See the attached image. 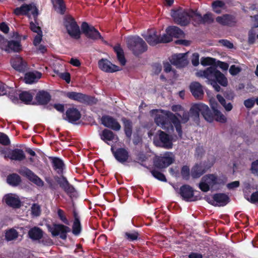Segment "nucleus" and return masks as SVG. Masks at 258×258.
Segmentation results:
<instances>
[{"instance_id": "nucleus-1", "label": "nucleus", "mask_w": 258, "mask_h": 258, "mask_svg": "<svg viewBox=\"0 0 258 258\" xmlns=\"http://www.w3.org/2000/svg\"><path fill=\"white\" fill-rule=\"evenodd\" d=\"M217 103L211 104V110L208 105L203 103H196L190 108L189 112L191 117L195 119H199L201 113L206 120L212 122L214 120L225 123L227 122V117L218 109H217Z\"/></svg>"}, {"instance_id": "nucleus-2", "label": "nucleus", "mask_w": 258, "mask_h": 258, "mask_svg": "<svg viewBox=\"0 0 258 258\" xmlns=\"http://www.w3.org/2000/svg\"><path fill=\"white\" fill-rule=\"evenodd\" d=\"M51 159L52 166L54 171L60 175L55 176L54 178L59 186L69 196H72L76 190L73 185L71 184L67 178L63 175V170L65 169V164L63 161L59 158L51 157Z\"/></svg>"}, {"instance_id": "nucleus-3", "label": "nucleus", "mask_w": 258, "mask_h": 258, "mask_svg": "<svg viewBox=\"0 0 258 258\" xmlns=\"http://www.w3.org/2000/svg\"><path fill=\"white\" fill-rule=\"evenodd\" d=\"M155 121L164 130L173 129V124L178 136L181 137L182 131L180 121L177 116L171 112L162 110L161 114L156 115Z\"/></svg>"}, {"instance_id": "nucleus-4", "label": "nucleus", "mask_w": 258, "mask_h": 258, "mask_svg": "<svg viewBox=\"0 0 258 258\" xmlns=\"http://www.w3.org/2000/svg\"><path fill=\"white\" fill-rule=\"evenodd\" d=\"M126 44L128 49L136 56H139L148 49L146 42L138 36L128 37L126 39Z\"/></svg>"}, {"instance_id": "nucleus-5", "label": "nucleus", "mask_w": 258, "mask_h": 258, "mask_svg": "<svg viewBox=\"0 0 258 258\" xmlns=\"http://www.w3.org/2000/svg\"><path fill=\"white\" fill-rule=\"evenodd\" d=\"M203 76L210 82L217 81L221 85L226 87L227 85V80L225 76L215 66H211L203 72Z\"/></svg>"}, {"instance_id": "nucleus-6", "label": "nucleus", "mask_w": 258, "mask_h": 258, "mask_svg": "<svg viewBox=\"0 0 258 258\" xmlns=\"http://www.w3.org/2000/svg\"><path fill=\"white\" fill-rule=\"evenodd\" d=\"M64 96L72 100L76 101L87 105H93L96 104L98 102L97 99L94 96L80 92H67L65 93Z\"/></svg>"}, {"instance_id": "nucleus-7", "label": "nucleus", "mask_w": 258, "mask_h": 258, "mask_svg": "<svg viewBox=\"0 0 258 258\" xmlns=\"http://www.w3.org/2000/svg\"><path fill=\"white\" fill-rule=\"evenodd\" d=\"M171 17L174 22L181 26H187L190 23L189 10L179 7L171 11Z\"/></svg>"}, {"instance_id": "nucleus-8", "label": "nucleus", "mask_w": 258, "mask_h": 258, "mask_svg": "<svg viewBox=\"0 0 258 258\" xmlns=\"http://www.w3.org/2000/svg\"><path fill=\"white\" fill-rule=\"evenodd\" d=\"M30 12L32 15L34 20L36 22L39 12L38 8L34 3L24 4L20 7L15 8L13 11V14L17 16H26L29 18L30 17Z\"/></svg>"}, {"instance_id": "nucleus-9", "label": "nucleus", "mask_w": 258, "mask_h": 258, "mask_svg": "<svg viewBox=\"0 0 258 258\" xmlns=\"http://www.w3.org/2000/svg\"><path fill=\"white\" fill-rule=\"evenodd\" d=\"M64 26L68 34L73 38L79 39L80 38L81 31L79 25L75 19L72 16L64 19Z\"/></svg>"}, {"instance_id": "nucleus-10", "label": "nucleus", "mask_w": 258, "mask_h": 258, "mask_svg": "<svg viewBox=\"0 0 258 258\" xmlns=\"http://www.w3.org/2000/svg\"><path fill=\"white\" fill-rule=\"evenodd\" d=\"M48 228L53 237L59 236L63 240L67 239V233L71 231L70 227L61 224H53L52 227L49 226Z\"/></svg>"}, {"instance_id": "nucleus-11", "label": "nucleus", "mask_w": 258, "mask_h": 258, "mask_svg": "<svg viewBox=\"0 0 258 258\" xmlns=\"http://www.w3.org/2000/svg\"><path fill=\"white\" fill-rule=\"evenodd\" d=\"M216 176L213 174H208L204 176L199 183V187L203 192H207L210 187H213L216 185Z\"/></svg>"}, {"instance_id": "nucleus-12", "label": "nucleus", "mask_w": 258, "mask_h": 258, "mask_svg": "<svg viewBox=\"0 0 258 258\" xmlns=\"http://www.w3.org/2000/svg\"><path fill=\"white\" fill-rule=\"evenodd\" d=\"M18 172L37 186H43L44 185L43 181L28 168L24 167L20 169Z\"/></svg>"}, {"instance_id": "nucleus-13", "label": "nucleus", "mask_w": 258, "mask_h": 258, "mask_svg": "<svg viewBox=\"0 0 258 258\" xmlns=\"http://www.w3.org/2000/svg\"><path fill=\"white\" fill-rule=\"evenodd\" d=\"M81 29L82 32L88 38L93 40L98 39L102 40L103 39L100 32L94 26H89L86 22L82 23Z\"/></svg>"}, {"instance_id": "nucleus-14", "label": "nucleus", "mask_w": 258, "mask_h": 258, "mask_svg": "<svg viewBox=\"0 0 258 258\" xmlns=\"http://www.w3.org/2000/svg\"><path fill=\"white\" fill-rule=\"evenodd\" d=\"M158 137L159 140L154 141V143L157 146L167 149L172 148V140L169 135L160 130L158 131Z\"/></svg>"}, {"instance_id": "nucleus-15", "label": "nucleus", "mask_w": 258, "mask_h": 258, "mask_svg": "<svg viewBox=\"0 0 258 258\" xmlns=\"http://www.w3.org/2000/svg\"><path fill=\"white\" fill-rule=\"evenodd\" d=\"M101 124L105 127L114 131H119L121 129V125L117 119L113 117L104 115L101 118Z\"/></svg>"}, {"instance_id": "nucleus-16", "label": "nucleus", "mask_w": 258, "mask_h": 258, "mask_svg": "<svg viewBox=\"0 0 258 258\" xmlns=\"http://www.w3.org/2000/svg\"><path fill=\"white\" fill-rule=\"evenodd\" d=\"M163 157H158L154 160V165L158 169H163L166 168L174 161V158L169 155V153H167Z\"/></svg>"}, {"instance_id": "nucleus-17", "label": "nucleus", "mask_w": 258, "mask_h": 258, "mask_svg": "<svg viewBox=\"0 0 258 258\" xmlns=\"http://www.w3.org/2000/svg\"><path fill=\"white\" fill-rule=\"evenodd\" d=\"M179 194L182 199L186 202L195 201L197 199L194 197V190L188 184H184L180 186Z\"/></svg>"}, {"instance_id": "nucleus-18", "label": "nucleus", "mask_w": 258, "mask_h": 258, "mask_svg": "<svg viewBox=\"0 0 258 258\" xmlns=\"http://www.w3.org/2000/svg\"><path fill=\"white\" fill-rule=\"evenodd\" d=\"M98 67L103 72L112 73L121 70L119 67L112 64L107 59L102 58L98 61Z\"/></svg>"}, {"instance_id": "nucleus-19", "label": "nucleus", "mask_w": 258, "mask_h": 258, "mask_svg": "<svg viewBox=\"0 0 258 258\" xmlns=\"http://www.w3.org/2000/svg\"><path fill=\"white\" fill-rule=\"evenodd\" d=\"M63 119L71 123H75L81 117L80 111L76 108L72 107L68 108L65 113Z\"/></svg>"}, {"instance_id": "nucleus-20", "label": "nucleus", "mask_w": 258, "mask_h": 258, "mask_svg": "<svg viewBox=\"0 0 258 258\" xmlns=\"http://www.w3.org/2000/svg\"><path fill=\"white\" fill-rule=\"evenodd\" d=\"M170 61L172 64L176 66L177 68H183L188 63L186 53L174 54L172 55Z\"/></svg>"}, {"instance_id": "nucleus-21", "label": "nucleus", "mask_w": 258, "mask_h": 258, "mask_svg": "<svg viewBox=\"0 0 258 258\" xmlns=\"http://www.w3.org/2000/svg\"><path fill=\"white\" fill-rule=\"evenodd\" d=\"M216 21L223 26H234L237 23L236 17L232 15L224 14L222 16H218Z\"/></svg>"}, {"instance_id": "nucleus-22", "label": "nucleus", "mask_w": 258, "mask_h": 258, "mask_svg": "<svg viewBox=\"0 0 258 258\" xmlns=\"http://www.w3.org/2000/svg\"><path fill=\"white\" fill-rule=\"evenodd\" d=\"M51 98V96L49 92L45 90H40L35 96L36 103H33L32 104L46 105L49 102Z\"/></svg>"}, {"instance_id": "nucleus-23", "label": "nucleus", "mask_w": 258, "mask_h": 258, "mask_svg": "<svg viewBox=\"0 0 258 258\" xmlns=\"http://www.w3.org/2000/svg\"><path fill=\"white\" fill-rule=\"evenodd\" d=\"M212 198L213 201L211 204L214 206H225L230 202L228 196L224 193L215 194Z\"/></svg>"}, {"instance_id": "nucleus-24", "label": "nucleus", "mask_w": 258, "mask_h": 258, "mask_svg": "<svg viewBox=\"0 0 258 258\" xmlns=\"http://www.w3.org/2000/svg\"><path fill=\"white\" fill-rule=\"evenodd\" d=\"M111 151L114 158L118 162L123 164L127 161L129 158V153L125 148H119L114 151L112 147Z\"/></svg>"}, {"instance_id": "nucleus-25", "label": "nucleus", "mask_w": 258, "mask_h": 258, "mask_svg": "<svg viewBox=\"0 0 258 258\" xmlns=\"http://www.w3.org/2000/svg\"><path fill=\"white\" fill-rule=\"evenodd\" d=\"M189 89L193 96L197 99H201L204 96V92L203 86L198 82H192L189 85Z\"/></svg>"}, {"instance_id": "nucleus-26", "label": "nucleus", "mask_w": 258, "mask_h": 258, "mask_svg": "<svg viewBox=\"0 0 258 258\" xmlns=\"http://www.w3.org/2000/svg\"><path fill=\"white\" fill-rule=\"evenodd\" d=\"M74 221L72 225V233L75 236L80 234L82 230V227L80 221V217L76 209L73 210Z\"/></svg>"}, {"instance_id": "nucleus-27", "label": "nucleus", "mask_w": 258, "mask_h": 258, "mask_svg": "<svg viewBox=\"0 0 258 258\" xmlns=\"http://www.w3.org/2000/svg\"><path fill=\"white\" fill-rule=\"evenodd\" d=\"M11 63L12 67L19 72H24L27 70V63L20 56L11 59Z\"/></svg>"}, {"instance_id": "nucleus-28", "label": "nucleus", "mask_w": 258, "mask_h": 258, "mask_svg": "<svg viewBox=\"0 0 258 258\" xmlns=\"http://www.w3.org/2000/svg\"><path fill=\"white\" fill-rule=\"evenodd\" d=\"M6 204L13 209H18L21 206V202L18 197L13 196L11 194H6L4 198Z\"/></svg>"}, {"instance_id": "nucleus-29", "label": "nucleus", "mask_w": 258, "mask_h": 258, "mask_svg": "<svg viewBox=\"0 0 258 258\" xmlns=\"http://www.w3.org/2000/svg\"><path fill=\"white\" fill-rule=\"evenodd\" d=\"M7 157L11 160L17 161H22L26 159L24 152L23 150L19 148L10 149L9 156Z\"/></svg>"}, {"instance_id": "nucleus-30", "label": "nucleus", "mask_w": 258, "mask_h": 258, "mask_svg": "<svg viewBox=\"0 0 258 258\" xmlns=\"http://www.w3.org/2000/svg\"><path fill=\"white\" fill-rule=\"evenodd\" d=\"M206 171V168L203 163L196 164L191 168V175L193 178H198L203 175Z\"/></svg>"}, {"instance_id": "nucleus-31", "label": "nucleus", "mask_w": 258, "mask_h": 258, "mask_svg": "<svg viewBox=\"0 0 258 258\" xmlns=\"http://www.w3.org/2000/svg\"><path fill=\"white\" fill-rule=\"evenodd\" d=\"M121 121L123 123L125 135L129 140H131L133 130V122L130 119L125 117H122L121 118Z\"/></svg>"}, {"instance_id": "nucleus-32", "label": "nucleus", "mask_w": 258, "mask_h": 258, "mask_svg": "<svg viewBox=\"0 0 258 258\" xmlns=\"http://www.w3.org/2000/svg\"><path fill=\"white\" fill-rule=\"evenodd\" d=\"M115 134L111 130L105 128L99 134L101 140L108 145H110L109 142L112 141L115 137Z\"/></svg>"}, {"instance_id": "nucleus-33", "label": "nucleus", "mask_w": 258, "mask_h": 258, "mask_svg": "<svg viewBox=\"0 0 258 258\" xmlns=\"http://www.w3.org/2000/svg\"><path fill=\"white\" fill-rule=\"evenodd\" d=\"M144 37L151 46H155L159 44V35H157L156 31L152 30L148 31L147 35Z\"/></svg>"}, {"instance_id": "nucleus-34", "label": "nucleus", "mask_w": 258, "mask_h": 258, "mask_svg": "<svg viewBox=\"0 0 258 258\" xmlns=\"http://www.w3.org/2000/svg\"><path fill=\"white\" fill-rule=\"evenodd\" d=\"M28 234L32 240H39L43 237V231L40 228L35 226L29 230Z\"/></svg>"}, {"instance_id": "nucleus-35", "label": "nucleus", "mask_w": 258, "mask_h": 258, "mask_svg": "<svg viewBox=\"0 0 258 258\" xmlns=\"http://www.w3.org/2000/svg\"><path fill=\"white\" fill-rule=\"evenodd\" d=\"M166 32L170 35L171 38H179L183 34V31L179 27L175 26H170L166 29Z\"/></svg>"}, {"instance_id": "nucleus-36", "label": "nucleus", "mask_w": 258, "mask_h": 258, "mask_svg": "<svg viewBox=\"0 0 258 258\" xmlns=\"http://www.w3.org/2000/svg\"><path fill=\"white\" fill-rule=\"evenodd\" d=\"M22 50V46L20 42L18 41L10 40L9 41L7 47L6 48V51L8 52H19Z\"/></svg>"}, {"instance_id": "nucleus-37", "label": "nucleus", "mask_w": 258, "mask_h": 258, "mask_svg": "<svg viewBox=\"0 0 258 258\" xmlns=\"http://www.w3.org/2000/svg\"><path fill=\"white\" fill-rule=\"evenodd\" d=\"M250 189V185L249 184H247L245 186V189L243 190V193L245 199L252 204H255L258 203V191H256L253 192L250 197L249 198L248 197V193H247V190H248Z\"/></svg>"}, {"instance_id": "nucleus-38", "label": "nucleus", "mask_w": 258, "mask_h": 258, "mask_svg": "<svg viewBox=\"0 0 258 258\" xmlns=\"http://www.w3.org/2000/svg\"><path fill=\"white\" fill-rule=\"evenodd\" d=\"M21 181V177L17 173L10 174L7 177V182L12 186H18Z\"/></svg>"}, {"instance_id": "nucleus-39", "label": "nucleus", "mask_w": 258, "mask_h": 258, "mask_svg": "<svg viewBox=\"0 0 258 258\" xmlns=\"http://www.w3.org/2000/svg\"><path fill=\"white\" fill-rule=\"evenodd\" d=\"M114 52L117 55V60L121 66H124L126 60L125 59L124 54L122 48L119 44L115 45L113 48Z\"/></svg>"}, {"instance_id": "nucleus-40", "label": "nucleus", "mask_w": 258, "mask_h": 258, "mask_svg": "<svg viewBox=\"0 0 258 258\" xmlns=\"http://www.w3.org/2000/svg\"><path fill=\"white\" fill-rule=\"evenodd\" d=\"M53 7L57 13L63 15L66 11V6L63 0H51Z\"/></svg>"}, {"instance_id": "nucleus-41", "label": "nucleus", "mask_w": 258, "mask_h": 258, "mask_svg": "<svg viewBox=\"0 0 258 258\" xmlns=\"http://www.w3.org/2000/svg\"><path fill=\"white\" fill-rule=\"evenodd\" d=\"M140 234L138 231L133 230L124 233L123 237L127 241L133 242L140 239Z\"/></svg>"}, {"instance_id": "nucleus-42", "label": "nucleus", "mask_w": 258, "mask_h": 258, "mask_svg": "<svg viewBox=\"0 0 258 258\" xmlns=\"http://www.w3.org/2000/svg\"><path fill=\"white\" fill-rule=\"evenodd\" d=\"M41 77V74L38 72H29L25 74L24 77L25 82L26 84H32L36 80L39 79Z\"/></svg>"}, {"instance_id": "nucleus-43", "label": "nucleus", "mask_w": 258, "mask_h": 258, "mask_svg": "<svg viewBox=\"0 0 258 258\" xmlns=\"http://www.w3.org/2000/svg\"><path fill=\"white\" fill-rule=\"evenodd\" d=\"M189 17L190 20L192 21L195 23V26L202 24L203 19L202 15L197 11L194 10H189Z\"/></svg>"}, {"instance_id": "nucleus-44", "label": "nucleus", "mask_w": 258, "mask_h": 258, "mask_svg": "<svg viewBox=\"0 0 258 258\" xmlns=\"http://www.w3.org/2000/svg\"><path fill=\"white\" fill-rule=\"evenodd\" d=\"M33 97V94L29 91H22L19 94V99L25 104H30Z\"/></svg>"}, {"instance_id": "nucleus-45", "label": "nucleus", "mask_w": 258, "mask_h": 258, "mask_svg": "<svg viewBox=\"0 0 258 258\" xmlns=\"http://www.w3.org/2000/svg\"><path fill=\"white\" fill-rule=\"evenodd\" d=\"M225 6V3L221 0H215L213 2L211 5L212 10L217 14L222 13V9H223Z\"/></svg>"}, {"instance_id": "nucleus-46", "label": "nucleus", "mask_w": 258, "mask_h": 258, "mask_svg": "<svg viewBox=\"0 0 258 258\" xmlns=\"http://www.w3.org/2000/svg\"><path fill=\"white\" fill-rule=\"evenodd\" d=\"M216 97L219 103L223 106L226 111H230L232 109V104L230 102L227 103L226 100L221 95L218 94Z\"/></svg>"}, {"instance_id": "nucleus-47", "label": "nucleus", "mask_w": 258, "mask_h": 258, "mask_svg": "<svg viewBox=\"0 0 258 258\" xmlns=\"http://www.w3.org/2000/svg\"><path fill=\"white\" fill-rule=\"evenodd\" d=\"M18 236V232L14 229L7 230L5 233V239L8 241L16 239Z\"/></svg>"}, {"instance_id": "nucleus-48", "label": "nucleus", "mask_w": 258, "mask_h": 258, "mask_svg": "<svg viewBox=\"0 0 258 258\" xmlns=\"http://www.w3.org/2000/svg\"><path fill=\"white\" fill-rule=\"evenodd\" d=\"M151 173L152 175L157 179L161 181H167V179L165 175L161 172L156 169H153L151 171Z\"/></svg>"}, {"instance_id": "nucleus-49", "label": "nucleus", "mask_w": 258, "mask_h": 258, "mask_svg": "<svg viewBox=\"0 0 258 258\" xmlns=\"http://www.w3.org/2000/svg\"><path fill=\"white\" fill-rule=\"evenodd\" d=\"M203 21L202 24H205L206 23L211 24L213 23L214 21V19L213 18V15L212 13L210 12H208L204 14L203 16H202Z\"/></svg>"}, {"instance_id": "nucleus-50", "label": "nucleus", "mask_w": 258, "mask_h": 258, "mask_svg": "<svg viewBox=\"0 0 258 258\" xmlns=\"http://www.w3.org/2000/svg\"><path fill=\"white\" fill-rule=\"evenodd\" d=\"M57 214L60 220L66 225H69V221L67 219L63 210L58 209Z\"/></svg>"}, {"instance_id": "nucleus-51", "label": "nucleus", "mask_w": 258, "mask_h": 258, "mask_svg": "<svg viewBox=\"0 0 258 258\" xmlns=\"http://www.w3.org/2000/svg\"><path fill=\"white\" fill-rule=\"evenodd\" d=\"M181 175L183 179L188 180L190 176V170L188 166L184 165L181 169Z\"/></svg>"}, {"instance_id": "nucleus-52", "label": "nucleus", "mask_w": 258, "mask_h": 258, "mask_svg": "<svg viewBox=\"0 0 258 258\" xmlns=\"http://www.w3.org/2000/svg\"><path fill=\"white\" fill-rule=\"evenodd\" d=\"M216 59L212 57H202L201 60V64L204 66L213 65L215 63Z\"/></svg>"}, {"instance_id": "nucleus-53", "label": "nucleus", "mask_w": 258, "mask_h": 258, "mask_svg": "<svg viewBox=\"0 0 258 258\" xmlns=\"http://www.w3.org/2000/svg\"><path fill=\"white\" fill-rule=\"evenodd\" d=\"M36 21H37V20H36ZM34 22H35V21H34ZM30 28L32 31H33V32H35V33H36L37 34L42 33L41 29L40 27L39 26L38 23H37V22H33L32 21L30 23Z\"/></svg>"}, {"instance_id": "nucleus-54", "label": "nucleus", "mask_w": 258, "mask_h": 258, "mask_svg": "<svg viewBox=\"0 0 258 258\" xmlns=\"http://www.w3.org/2000/svg\"><path fill=\"white\" fill-rule=\"evenodd\" d=\"M0 144L4 146L10 144V140L8 136L3 133H0Z\"/></svg>"}, {"instance_id": "nucleus-55", "label": "nucleus", "mask_w": 258, "mask_h": 258, "mask_svg": "<svg viewBox=\"0 0 258 258\" xmlns=\"http://www.w3.org/2000/svg\"><path fill=\"white\" fill-rule=\"evenodd\" d=\"M256 32L253 29H251L248 31V43L249 44H253L255 41Z\"/></svg>"}, {"instance_id": "nucleus-56", "label": "nucleus", "mask_w": 258, "mask_h": 258, "mask_svg": "<svg viewBox=\"0 0 258 258\" xmlns=\"http://www.w3.org/2000/svg\"><path fill=\"white\" fill-rule=\"evenodd\" d=\"M172 40V39L170 35L166 34H164L162 36L159 35V43H166L171 42Z\"/></svg>"}, {"instance_id": "nucleus-57", "label": "nucleus", "mask_w": 258, "mask_h": 258, "mask_svg": "<svg viewBox=\"0 0 258 258\" xmlns=\"http://www.w3.org/2000/svg\"><path fill=\"white\" fill-rule=\"evenodd\" d=\"M250 170L252 174L258 175V159L251 163Z\"/></svg>"}, {"instance_id": "nucleus-58", "label": "nucleus", "mask_w": 258, "mask_h": 258, "mask_svg": "<svg viewBox=\"0 0 258 258\" xmlns=\"http://www.w3.org/2000/svg\"><path fill=\"white\" fill-rule=\"evenodd\" d=\"M255 104L254 98L247 99L244 101V105L247 108H251Z\"/></svg>"}, {"instance_id": "nucleus-59", "label": "nucleus", "mask_w": 258, "mask_h": 258, "mask_svg": "<svg viewBox=\"0 0 258 258\" xmlns=\"http://www.w3.org/2000/svg\"><path fill=\"white\" fill-rule=\"evenodd\" d=\"M9 41L3 36L0 35V48L6 50Z\"/></svg>"}, {"instance_id": "nucleus-60", "label": "nucleus", "mask_w": 258, "mask_h": 258, "mask_svg": "<svg viewBox=\"0 0 258 258\" xmlns=\"http://www.w3.org/2000/svg\"><path fill=\"white\" fill-rule=\"evenodd\" d=\"M241 71V69L235 65H232L229 69V73L233 76L236 75Z\"/></svg>"}, {"instance_id": "nucleus-61", "label": "nucleus", "mask_w": 258, "mask_h": 258, "mask_svg": "<svg viewBox=\"0 0 258 258\" xmlns=\"http://www.w3.org/2000/svg\"><path fill=\"white\" fill-rule=\"evenodd\" d=\"M191 62L193 66H197L199 64V54L198 53H194L192 55Z\"/></svg>"}, {"instance_id": "nucleus-62", "label": "nucleus", "mask_w": 258, "mask_h": 258, "mask_svg": "<svg viewBox=\"0 0 258 258\" xmlns=\"http://www.w3.org/2000/svg\"><path fill=\"white\" fill-rule=\"evenodd\" d=\"M53 107L58 112L63 113L64 112V105L60 103H55L53 105Z\"/></svg>"}, {"instance_id": "nucleus-63", "label": "nucleus", "mask_w": 258, "mask_h": 258, "mask_svg": "<svg viewBox=\"0 0 258 258\" xmlns=\"http://www.w3.org/2000/svg\"><path fill=\"white\" fill-rule=\"evenodd\" d=\"M42 33H38L33 40V44L35 46L38 45L42 40Z\"/></svg>"}, {"instance_id": "nucleus-64", "label": "nucleus", "mask_w": 258, "mask_h": 258, "mask_svg": "<svg viewBox=\"0 0 258 258\" xmlns=\"http://www.w3.org/2000/svg\"><path fill=\"white\" fill-rule=\"evenodd\" d=\"M60 78L65 80L67 83H70L71 82V75L68 72L61 73L60 75Z\"/></svg>"}]
</instances>
